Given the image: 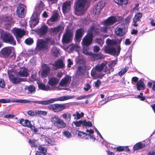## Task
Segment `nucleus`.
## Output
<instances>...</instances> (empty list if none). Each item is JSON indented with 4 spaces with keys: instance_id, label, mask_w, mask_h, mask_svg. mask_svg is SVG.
<instances>
[{
    "instance_id": "f257e3e1",
    "label": "nucleus",
    "mask_w": 155,
    "mask_h": 155,
    "mask_svg": "<svg viewBox=\"0 0 155 155\" xmlns=\"http://www.w3.org/2000/svg\"><path fill=\"white\" fill-rule=\"evenodd\" d=\"M121 41V39L116 41L113 39H107L106 41L107 46L104 49L105 53L113 55H118L121 50L120 44Z\"/></svg>"
},
{
    "instance_id": "f03ea898",
    "label": "nucleus",
    "mask_w": 155,
    "mask_h": 155,
    "mask_svg": "<svg viewBox=\"0 0 155 155\" xmlns=\"http://www.w3.org/2000/svg\"><path fill=\"white\" fill-rule=\"evenodd\" d=\"M54 43V40L50 37L46 38L44 39H38L37 41L36 48L39 51L47 50Z\"/></svg>"
},
{
    "instance_id": "7ed1b4c3",
    "label": "nucleus",
    "mask_w": 155,
    "mask_h": 155,
    "mask_svg": "<svg viewBox=\"0 0 155 155\" xmlns=\"http://www.w3.org/2000/svg\"><path fill=\"white\" fill-rule=\"evenodd\" d=\"M88 33L83 39L81 42L83 46H88L92 42L94 35H99L98 30L96 29L94 26L88 30Z\"/></svg>"
},
{
    "instance_id": "20e7f679",
    "label": "nucleus",
    "mask_w": 155,
    "mask_h": 155,
    "mask_svg": "<svg viewBox=\"0 0 155 155\" xmlns=\"http://www.w3.org/2000/svg\"><path fill=\"white\" fill-rule=\"evenodd\" d=\"M117 21V18L115 16H111L102 22L103 26L101 27L100 30L103 32H106L107 29L110 28L111 26L116 23Z\"/></svg>"
},
{
    "instance_id": "39448f33",
    "label": "nucleus",
    "mask_w": 155,
    "mask_h": 155,
    "mask_svg": "<svg viewBox=\"0 0 155 155\" xmlns=\"http://www.w3.org/2000/svg\"><path fill=\"white\" fill-rule=\"evenodd\" d=\"M0 35L1 39L5 43L14 45L16 44V41L11 33L2 30L0 31Z\"/></svg>"
},
{
    "instance_id": "423d86ee",
    "label": "nucleus",
    "mask_w": 155,
    "mask_h": 155,
    "mask_svg": "<svg viewBox=\"0 0 155 155\" xmlns=\"http://www.w3.org/2000/svg\"><path fill=\"white\" fill-rule=\"evenodd\" d=\"M56 101V99L52 98L48 100H45L43 101H29L28 100L25 99H15L14 101L17 103H30L32 102L35 103L45 105L54 103Z\"/></svg>"
},
{
    "instance_id": "0eeeda50",
    "label": "nucleus",
    "mask_w": 155,
    "mask_h": 155,
    "mask_svg": "<svg viewBox=\"0 0 155 155\" xmlns=\"http://www.w3.org/2000/svg\"><path fill=\"white\" fill-rule=\"evenodd\" d=\"M69 105L68 104H55L49 105L48 108L54 112H58L63 110L64 109L68 108Z\"/></svg>"
},
{
    "instance_id": "6e6552de",
    "label": "nucleus",
    "mask_w": 155,
    "mask_h": 155,
    "mask_svg": "<svg viewBox=\"0 0 155 155\" xmlns=\"http://www.w3.org/2000/svg\"><path fill=\"white\" fill-rule=\"evenodd\" d=\"M59 79L55 77H51L49 78L48 85L49 86L50 90H53L56 87L59 81Z\"/></svg>"
},
{
    "instance_id": "1a4fd4ad",
    "label": "nucleus",
    "mask_w": 155,
    "mask_h": 155,
    "mask_svg": "<svg viewBox=\"0 0 155 155\" xmlns=\"http://www.w3.org/2000/svg\"><path fill=\"white\" fill-rule=\"evenodd\" d=\"M73 33L71 30L68 29L64 34L62 39V42L63 44L68 43L70 42L72 39Z\"/></svg>"
},
{
    "instance_id": "9d476101",
    "label": "nucleus",
    "mask_w": 155,
    "mask_h": 155,
    "mask_svg": "<svg viewBox=\"0 0 155 155\" xmlns=\"http://www.w3.org/2000/svg\"><path fill=\"white\" fill-rule=\"evenodd\" d=\"M86 131L89 134H87L84 132H79L78 134V136L82 138L85 137L86 139L88 138V137H89L90 139H92L94 140V141L95 140V138L94 136L91 135V134L94 133V130L91 129L90 130L87 129Z\"/></svg>"
},
{
    "instance_id": "9b49d317",
    "label": "nucleus",
    "mask_w": 155,
    "mask_h": 155,
    "mask_svg": "<svg viewBox=\"0 0 155 155\" xmlns=\"http://www.w3.org/2000/svg\"><path fill=\"white\" fill-rule=\"evenodd\" d=\"M26 6L22 4H19L16 10V14L21 18L25 16L26 11Z\"/></svg>"
},
{
    "instance_id": "f8f14e48",
    "label": "nucleus",
    "mask_w": 155,
    "mask_h": 155,
    "mask_svg": "<svg viewBox=\"0 0 155 155\" xmlns=\"http://www.w3.org/2000/svg\"><path fill=\"white\" fill-rule=\"evenodd\" d=\"M87 2V0H78L75 3V10L76 12H80L84 9Z\"/></svg>"
},
{
    "instance_id": "ddd939ff",
    "label": "nucleus",
    "mask_w": 155,
    "mask_h": 155,
    "mask_svg": "<svg viewBox=\"0 0 155 155\" xmlns=\"http://www.w3.org/2000/svg\"><path fill=\"white\" fill-rule=\"evenodd\" d=\"M127 31V28L124 25H119L115 29V32L118 36H123L124 35Z\"/></svg>"
},
{
    "instance_id": "4468645a",
    "label": "nucleus",
    "mask_w": 155,
    "mask_h": 155,
    "mask_svg": "<svg viewBox=\"0 0 155 155\" xmlns=\"http://www.w3.org/2000/svg\"><path fill=\"white\" fill-rule=\"evenodd\" d=\"M44 7V3L41 1L38 4L35 6V10L33 14V15L38 17L41 11L43 10Z\"/></svg>"
},
{
    "instance_id": "2eb2a0df",
    "label": "nucleus",
    "mask_w": 155,
    "mask_h": 155,
    "mask_svg": "<svg viewBox=\"0 0 155 155\" xmlns=\"http://www.w3.org/2000/svg\"><path fill=\"white\" fill-rule=\"evenodd\" d=\"M12 32L17 40L18 38H21L25 35L24 30L20 28H14L12 30Z\"/></svg>"
},
{
    "instance_id": "dca6fc26",
    "label": "nucleus",
    "mask_w": 155,
    "mask_h": 155,
    "mask_svg": "<svg viewBox=\"0 0 155 155\" xmlns=\"http://www.w3.org/2000/svg\"><path fill=\"white\" fill-rule=\"evenodd\" d=\"M106 2L104 1H101L99 2L96 5L94 11L95 14L98 15L100 13L102 9L105 5Z\"/></svg>"
},
{
    "instance_id": "f3484780",
    "label": "nucleus",
    "mask_w": 155,
    "mask_h": 155,
    "mask_svg": "<svg viewBox=\"0 0 155 155\" xmlns=\"http://www.w3.org/2000/svg\"><path fill=\"white\" fill-rule=\"evenodd\" d=\"M71 77L69 75H67L63 78L59 84L62 86H67L71 82Z\"/></svg>"
},
{
    "instance_id": "a211bd4d",
    "label": "nucleus",
    "mask_w": 155,
    "mask_h": 155,
    "mask_svg": "<svg viewBox=\"0 0 155 155\" xmlns=\"http://www.w3.org/2000/svg\"><path fill=\"white\" fill-rule=\"evenodd\" d=\"M51 69L46 64H44L42 65V70L41 75L43 77H47L50 73Z\"/></svg>"
},
{
    "instance_id": "6ab92c4d",
    "label": "nucleus",
    "mask_w": 155,
    "mask_h": 155,
    "mask_svg": "<svg viewBox=\"0 0 155 155\" xmlns=\"http://www.w3.org/2000/svg\"><path fill=\"white\" fill-rule=\"evenodd\" d=\"M52 66L54 69L57 70L58 69L64 68V67L65 65L63 61L60 59L55 61L54 63L52 64Z\"/></svg>"
},
{
    "instance_id": "aec40b11",
    "label": "nucleus",
    "mask_w": 155,
    "mask_h": 155,
    "mask_svg": "<svg viewBox=\"0 0 155 155\" xmlns=\"http://www.w3.org/2000/svg\"><path fill=\"white\" fill-rule=\"evenodd\" d=\"M39 17L32 15L30 21H29V25L31 28H33L38 23Z\"/></svg>"
},
{
    "instance_id": "412c9836",
    "label": "nucleus",
    "mask_w": 155,
    "mask_h": 155,
    "mask_svg": "<svg viewBox=\"0 0 155 155\" xmlns=\"http://www.w3.org/2000/svg\"><path fill=\"white\" fill-rule=\"evenodd\" d=\"M71 3L70 1H66L63 4L62 10L64 14L69 12L71 8Z\"/></svg>"
},
{
    "instance_id": "4be33fe9",
    "label": "nucleus",
    "mask_w": 155,
    "mask_h": 155,
    "mask_svg": "<svg viewBox=\"0 0 155 155\" xmlns=\"http://www.w3.org/2000/svg\"><path fill=\"white\" fill-rule=\"evenodd\" d=\"M48 27L45 25H42L41 27L38 30V33L40 37L45 35L47 32Z\"/></svg>"
},
{
    "instance_id": "5701e85b",
    "label": "nucleus",
    "mask_w": 155,
    "mask_h": 155,
    "mask_svg": "<svg viewBox=\"0 0 155 155\" xmlns=\"http://www.w3.org/2000/svg\"><path fill=\"white\" fill-rule=\"evenodd\" d=\"M58 15L57 13H54L50 19L48 20L47 23L49 25H51L58 19Z\"/></svg>"
},
{
    "instance_id": "b1692460",
    "label": "nucleus",
    "mask_w": 155,
    "mask_h": 155,
    "mask_svg": "<svg viewBox=\"0 0 155 155\" xmlns=\"http://www.w3.org/2000/svg\"><path fill=\"white\" fill-rule=\"evenodd\" d=\"M25 92L28 94H32L36 91L35 87L33 85L26 86L25 88Z\"/></svg>"
},
{
    "instance_id": "393cba45",
    "label": "nucleus",
    "mask_w": 155,
    "mask_h": 155,
    "mask_svg": "<svg viewBox=\"0 0 155 155\" xmlns=\"http://www.w3.org/2000/svg\"><path fill=\"white\" fill-rule=\"evenodd\" d=\"M9 79L10 81L13 84H17L19 83L22 81V79L18 78L13 74H9Z\"/></svg>"
},
{
    "instance_id": "a878e982",
    "label": "nucleus",
    "mask_w": 155,
    "mask_h": 155,
    "mask_svg": "<svg viewBox=\"0 0 155 155\" xmlns=\"http://www.w3.org/2000/svg\"><path fill=\"white\" fill-rule=\"evenodd\" d=\"M11 49L8 47L2 49L0 52V53L2 56L4 58L8 57L11 54Z\"/></svg>"
},
{
    "instance_id": "bb28decb",
    "label": "nucleus",
    "mask_w": 155,
    "mask_h": 155,
    "mask_svg": "<svg viewBox=\"0 0 155 155\" xmlns=\"http://www.w3.org/2000/svg\"><path fill=\"white\" fill-rule=\"evenodd\" d=\"M83 29L82 28H80L77 30L75 36L76 41H78L81 40L83 36Z\"/></svg>"
},
{
    "instance_id": "cd10ccee",
    "label": "nucleus",
    "mask_w": 155,
    "mask_h": 155,
    "mask_svg": "<svg viewBox=\"0 0 155 155\" xmlns=\"http://www.w3.org/2000/svg\"><path fill=\"white\" fill-rule=\"evenodd\" d=\"M91 75L94 78H102L103 76L101 74L100 72L94 68L93 69L91 70Z\"/></svg>"
},
{
    "instance_id": "c85d7f7f",
    "label": "nucleus",
    "mask_w": 155,
    "mask_h": 155,
    "mask_svg": "<svg viewBox=\"0 0 155 155\" xmlns=\"http://www.w3.org/2000/svg\"><path fill=\"white\" fill-rule=\"evenodd\" d=\"M142 13H138L135 15L133 19V25L134 27H137L138 24L137 22L139 21L142 16Z\"/></svg>"
},
{
    "instance_id": "c756f323",
    "label": "nucleus",
    "mask_w": 155,
    "mask_h": 155,
    "mask_svg": "<svg viewBox=\"0 0 155 155\" xmlns=\"http://www.w3.org/2000/svg\"><path fill=\"white\" fill-rule=\"evenodd\" d=\"M20 124L23 126L31 128H32L31 122L28 120L21 119L20 120Z\"/></svg>"
},
{
    "instance_id": "7c9ffc66",
    "label": "nucleus",
    "mask_w": 155,
    "mask_h": 155,
    "mask_svg": "<svg viewBox=\"0 0 155 155\" xmlns=\"http://www.w3.org/2000/svg\"><path fill=\"white\" fill-rule=\"evenodd\" d=\"M64 28L61 25L58 26L57 27L52 28L50 29V31L51 33L53 34H56L58 32L61 31Z\"/></svg>"
},
{
    "instance_id": "2f4dec72",
    "label": "nucleus",
    "mask_w": 155,
    "mask_h": 155,
    "mask_svg": "<svg viewBox=\"0 0 155 155\" xmlns=\"http://www.w3.org/2000/svg\"><path fill=\"white\" fill-rule=\"evenodd\" d=\"M136 87L137 90L138 91L143 90L145 88V84L143 81L141 80H140L137 82Z\"/></svg>"
},
{
    "instance_id": "473e14b6",
    "label": "nucleus",
    "mask_w": 155,
    "mask_h": 155,
    "mask_svg": "<svg viewBox=\"0 0 155 155\" xmlns=\"http://www.w3.org/2000/svg\"><path fill=\"white\" fill-rule=\"evenodd\" d=\"M38 149L39 151L36 152L35 155H46L47 149L41 146H39Z\"/></svg>"
},
{
    "instance_id": "72a5a7b5",
    "label": "nucleus",
    "mask_w": 155,
    "mask_h": 155,
    "mask_svg": "<svg viewBox=\"0 0 155 155\" xmlns=\"http://www.w3.org/2000/svg\"><path fill=\"white\" fill-rule=\"evenodd\" d=\"M60 118L57 115L52 116L51 117V121L55 127H56Z\"/></svg>"
},
{
    "instance_id": "f704fd0d",
    "label": "nucleus",
    "mask_w": 155,
    "mask_h": 155,
    "mask_svg": "<svg viewBox=\"0 0 155 155\" xmlns=\"http://www.w3.org/2000/svg\"><path fill=\"white\" fill-rule=\"evenodd\" d=\"M66 124L64 120L60 118L56 127L58 129L64 128L66 127Z\"/></svg>"
},
{
    "instance_id": "c9c22d12",
    "label": "nucleus",
    "mask_w": 155,
    "mask_h": 155,
    "mask_svg": "<svg viewBox=\"0 0 155 155\" xmlns=\"http://www.w3.org/2000/svg\"><path fill=\"white\" fill-rule=\"evenodd\" d=\"M145 146V143L139 142L134 145L133 147V149L134 151L138 150L143 148Z\"/></svg>"
},
{
    "instance_id": "e433bc0d",
    "label": "nucleus",
    "mask_w": 155,
    "mask_h": 155,
    "mask_svg": "<svg viewBox=\"0 0 155 155\" xmlns=\"http://www.w3.org/2000/svg\"><path fill=\"white\" fill-rule=\"evenodd\" d=\"M61 116L66 122L68 123L70 121L71 117V115L70 113L67 112L63 114Z\"/></svg>"
},
{
    "instance_id": "4c0bfd02",
    "label": "nucleus",
    "mask_w": 155,
    "mask_h": 155,
    "mask_svg": "<svg viewBox=\"0 0 155 155\" xmlns=\"http://www.w3.org/2000/svg\"><path fill=\"white\" fill-rule=\"evenodd\" d=\"M38 87L39 89L44 91H51L48 84L46 85L43 83H39L38 84Z\"/></svg>"
},
{
    "instance_id": "58836bf2",
    "label": "nucleus",
    "mask_w": 155,
    "mask_h": 155,
    "mask_svg": "<svg viewBox=\"0 0 155 155\" xmlns=\"http://www.w3.org/2000/svg\"><path fill=\"white\" fill-rule=\"evenodd\" d=\"M27 71L28 70L26 68L22 69L19 72V74L21 76L26 77L28 74Z\"/></svg>"
},
{
    "instance_id": "ea45409f",
    "label": "nucleus",
    "mask_w": 155,
    "mask_h": 155,
    "mask_svg": "<svg viewBox=\"0 0 155 155\" xmlns=\"http://www.w3.org/2000/svg\"><path fill=\"white\" fill-rule=\"evenodd\" d=\"M106 65L105 63H103L101 64H98L96 66L94 69L100 72L103 69Z\"/></svg>"
},
{
    "instance_id": "a19ab883",
    "label": "nucleus",
    "mask_w": 155,
    "mask_h": 155,
    "mask_svg": "<svg viewBox=\"0 0 155 155\" xmlns=\"http://www.w3.org/2000/svg\"><path fill=\"white\" fill-rule=\"evenodd\" d=\"M84 113L83 112L81 113L80 114L78 112H77L75 114H73V116L74 117L75 119H79L81 117L84 116Z\"/></svg>"
},
{
    "instance_id": "79ce46f5",
    "label": "nucleus",
    "mask_w": 155,
    "mask_h": 155,
    "mask_svg": "<svg viewBox=\"0 0 155 155\" xmlns=\"http://www.w3.org/2000/svg\"><path fill=\"white\" fill-rule=\"evenodd\" d=\"M72 98V97L70 96H62L59 97L58 100L59 101H62L66 100Z\"/></svg>"
},
{
    "instance_id": "37998d69",
    "label": "nucleus",
    "mask_w": 155,
    "mask_h": 155,
    "mask_svg": "<svg viewBox=\"0 0 155 155\" xmlns=\"http://www.w3.org/2000/svg\"><path fill=\"white\" fill-rule=\"evenodd\" d=\"M5 25L9 26L11 25L12 23V19L10 17H7L5 19Z\"/></svg>"
},
{
    "instance_id": "c03bdc74",
    "label": "nucleus",
    "mask_w": 155,
    "mask_h": 155,
    "mask_svg": "<svg viewBox=\"0 0 155 155\" xmlns=\"http://www.w3.org/2000/svg\"><path fill=\"white\" fill-rule=\"evenodd\" d=\"M53 138H50L48 137H46L45 139V142L46 144H50L51 145L53 144L54 143V141H53Z\"/></svg>"
},
{
    "instance_id": "a18cd8bd",
    "label": "nucleus",
    "mask_w": 155,
    "mask_h": 155,
    "mask_svg": "<svg viewBox=\"0 0 155 155\" xmlns=\"http://www.w3.org/2000/svg\"><path fill=\"white\" fill-rule=\"evenodd\" d=\"M92 126V124L91 122L89 121L87 122L86 120H84L83 121V128H84L85 127H91Z\"/></svg>"
},
{
    "instance_id": "49530a36",
    "label": "nucleus",
    "mask_w": 155,
    "mask_h": 155,
    "mask_svg": "<svg viewBox=\"0 0 155 155\" xmlns=\"http://www.w3.org/2000/svg\"><path fill=\"white\" fill-rule=\"evenodd\" d=\"M25 43L27 45H31L33 43V39L29 38L26 39L25 41Z\"/></svg>"
},
{
    "instance_id": "de8ad7c7",
    "label": "nucleus",
    "mask_w": 155,
    "mask_h": 155,
    "mask_svg": "<svg viewBox=\"0 0 155 155\" xmlns=\"http://www.w3.org/2000/svg\"><path fill=\"white\" fill-rule=\"evenodd\" d=\"M84 73L83 68L81 67H78L77 71V74L78 75H82Z\"/></svg>"
},
{
    "instance_id": "09e8293b",
    "label": "nucleus",
    "mask_w": 155,
    "mask_h": 155,
    "mask_svg": "<svg viewBox=\"0 0 155 155\" xmlns=\"http://www.w3.org/2000/svg\"><path fill=\"white\" fill-rule=\"evenodd\" d=\"M128 68V67H125L124 69H122L118 73V75L120 76H121L124 74L127 71Z\"/></svg>"
},
{
    "instance_id": "8fccbe9b",
    "label": "nucleus",
    "mask_w": 155,
    "mask_h": 155,
    "mask_svg": "<svg viewBox=\"0 0 155 155\" xmlns=\"http://www.w3.org/2000/svg\"><path fill=\"white\" fill-rule=\"evenodd\" d=\"M96 42L101 46H102L104 43V41L103 39L99 38H97L96 40Z\"/></svg>"
},
{
    "instance_id": "3c124183",
    "label": "nucleus",
    "mask_w": 155,
    "mask_h": 155,
    "mask_svg": "<svg viewBox=\"0 0 155 155\" xmlns=\"http://www.w3.org/2000/svg\"><path fill=\"white\" fill-rule=\"evenodd\" d=\"M63 134L64 136L68 138H69L71 137V134L68 131H64L63 132Z\"/></svg>"
},
{
    "instance_id": "603ef678",
    "label": "nucleus",
    "mask_w": 155,
    "mask_h": 155,
    "mask_svg": "<svg viewBox=\"0 0 155 155\" xmlns=\"http://www.w3.org/2000/svg\"><path fill=\"white\" fill-rule=\"evenodd\" d=\"M36 140H31L30 139L29 140L28 143L31 145V147H36V145L35 144V142Z\"/></svg>"
},
{
    "instance_id": "864d4df0",
    "label": "nucleus",
    "mask_w": 155,
    "mask_h": 155,
    "mask_svg": "<svg viewBox=\"0 0 155 155\" xmlns=\"http://www.w3.org/2000/svg\"><path fill=\"white\" fill-rule=\"evenodd\" d=\"M89 56H90L91 58L94 61L97 60V54H95L93 52H91Z\"/></svg>"
},
{
    "instance_id": "5fc2aeb1",
    "label": "nucleus",
    "mask_w": 155,
    "mask_h": 155,
    "mask_svg": "<svg viewBox=\"0 0 155 155\" xmlns=\"http://www.w3.org/2000/svg\"><path fill=\"white\" fill-rule=\"evenodd\" d=\"M83 121L80 120L78 121L74 122V124L77 127H79L81 126V125H82V126L83 127Z\"/></svg>"
},
{
    "instance_id": "6e6d98bb",
    "label": "nucleus",
    "mask_w": 155,
    "mask_h": 155,
    "mask_svg": "<svg viewBox=\"0 0 155 155\" xmlns=\"http://www.w3.org/2000/svg\"><path fill=\"white\" fill-rule=\"evenodd\" d=\"M143 93H140V95L137 96L136 98H139L141 101H144L145 100L146 98L144 97H143Z\"/></svg>"
},
{
    "instance_id": "4d7b16f0",
    "label": "nucleus",
    "mask_w": 155,
    "mask_h": 155,
    "mask_svg": "<svg viewBox=\"0 0 155 155\" xmlns=\"http://www.w3.org/2000/svg\"><path fill=\"white\" fill-rule=\"evenodd\" d=\"M100 49L99 46L97 45H95L93 48V51L95 53H97L98 52Z\"/></svg>"
},
{
    "instance_id": "13d9d810",
    "label": "nucleus",
    "mask_w": 155,
    "mask_h": 155,
    "mask_svg": "<svg viewBox=\"0 0 155 155\" xmlns=\"http://www.w3.org/2000/svg\"><path fill=\"white\" fill-rule=\"evenodd\" d=\"M68 62L67 67L68 68H71V65L73 64V61H71L70 59H68L67 61Z\"/></svg>"
},
{
    "instance_id": "bf43d9fd",
    "label": "nucleus",
    "mask_w": 155,
    "mask_h": 155,
    "mask_svg": "<svg viewBox=\"0 0 155 155\" xmlns=\"http://www.w3.org/2000/svg\"><path fill=\"white\" fill-rule=\"evenodd\" d=\"M10 101L9 99H0V102L2 103H8L10 102Z\"/></svg>"
},
{
    "instance_id": "052dcab7",
    "label": "nucleus",
    "mask_w": 155,
    "mask_h": 155,
    "mask_svg": "<svg viewBox=\"0 0 155 155\" xmlns=\"http://www.w3.org/2000/svg\"><path fill=\"white\" fill-rule=\"evenodd\" d=\"M91 52L89 51L87 49L84 48L83 51V53L86 55H89Z\"/></svg>"
},
{
    "instance_id": "680f3d73",
    "label": "nucleus",
    "mask_w": 155,
    "mask_h": 155,
    "mask_svg": "<svg viewBox=\"0 0 155 155\" xmlns=\"http://www.w3.org/2000/svg\"><path fill=\"white\" fill-rule=\"evenodd\" d=\"M101 84V81L99 80H98L95 83V86L97 88H98L99 87V86Z\"/></svg>"
},
{
    "instance_id": "e2e57ef3",
    "label": "nucleus",
    "mask_w": 155,
    "mask_h": 155,
    "mask_svg": "<svg viewBox=\"0 0 155 155\" xmlns=\"http://www.w3.org/2000/svg\"><path fill=\"white\" fill-rule=\"evenodd\" d=\"M91 86L89 84H87L85 87H84V90L86 91H87L90 89Z\"/></svg>"
},
{
    "instance_id": "0e129e2a",
    "label": "nucleus",
    "mask_w": 155,
    "mask_h": 155,
    "mask_svg": "<svg viewBox=\"0 0 155 155\" xmlns=\"http://www.w3.org/2000/svg\"><path fill=\"white\" fill-rule=\"evenodd\" d=\"M5 86L4 81L2 79H0V87L2 88H4Z\"/></svg>"
},
{
    "instance_id": "69168bd1",
    "label": "nucleus",
    "mask_w": 155,
    "mask_h": 155,
    "mask_svg": "<svg viewBox=\"0 0 155 155\" xmlns=\"http://www.w3.org/2000/svg\"><path fill=\"white\" fill-rule=\"evenodd\" d=\"M15 117V115L12 114H6L5 116L4 117V118H10L14 117Z\"/></svg>"
},
{
    "instance_id": "338daca9",
    "label": "nucleus",
    "mask_w": 155,
    "mask_h": 155,
    "mask_svg": "<svg viewBox=\"0 0 155 155\" xmlns=\"http://www.w3.org/2000/svg\"><path fill=\"white\" fill-rule=\"evenodd\" d=\"M90 95H87V96H79L78 97V99L79 100H81V99H85V98L89 97L90 96Z\"/></svg>"
},
{
    "instance_id": "774afa93",
    "label": "nucleus",
    "mask_w": 155,
    "mask_h": 155,
    "mask_svg": "<svg viewBox=\"0 0 155 155\" xmlns=\"http://www.w3.org/2000/svg\"><path fill=\"white\" fill-rule=\"evenodd\" d=\"M102 144L104 145L105 147H106L107 148H108L109 147H110V146L111 145L110 144H108L107 143V142L105 140H104L103 143Z\"/></svg>"
}]
</instances>
